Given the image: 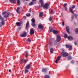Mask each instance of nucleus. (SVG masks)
Here are the masks:
<instances>
[{
  "instance_id": "de8ad7c7",
  "label": "nucleus",
  "mask_w": 78,
  "mask_h": 78,
  "mask_svg": "<svg viewBox=\"0 0 78 78\" xmlns=\"http://www.w3.org/2000/svg\"><path fill=\"white\" fill-rule=\"evenodd\" d=\"M66 5H67V3H65L64 4V7H66Z\"/></svg>"
},
{
  "instance_id": "393cba45",
  "label": "nucleus",
  "mask_w": 78,
  "mask_h": 78,
  "mask_svg": "<svg viewBox=\"0 0 78 78\" xmlns=\"http://www.w3.org/2000/svg\"><path fill=\"white\" fill-rule=\"evenodd\" d=\"M53 33L54 34H56L58 33V31L54 30L53 31Z\"/></svg>"
},
{
  "instance_id": "4be33fe9",
  "label": "nucleus",
  "mask_w": 78,
  "mask_h": 78,
  "mask_svg": "<svg viewBox=\"0 0 78 78\" xmlns=\"http://www.w3.org/2000/svg\"><path fill=\"white\" fill-rule=\"evenodd\" d=\"M17 4L18 6L20 5V1L19 0H17Z\"/></svg>"
},
{
  "instance_id": "37998d69",
  "label": "nucleus",
  "mask_w": 78,
  "mask_h": 78,
  "mask_svg": "<svg viewBox=\"0 0 78 78\" xmlns=\"http://www.w3.org/2000/svg\"><path fill=\"white\" fill-rule=\"evenodd\" d=\"M53 31V28H51V29H50V31L51 32H52Z\"/></svg>"
},
{
  "instance_id": "58836bf2",
  "label": "nucleus",
  "mask_w": 78,
  "mask_h": 78,
  "mask_svg": "<svg viewBox=\"0 0 78 78\" xmlns=\"http://www.w3.org/2000/svg\"><path fill=\"white\" fill-rule=\"evenodd\" d=\"M51 20H52V17L51 16L49 18V21H51Z\"/></svg>"
},
{
  "instance_id": "473e14b6",
  "label": "nucleus",
  "mask_w": 78,
  "mask_h": 78,
  "mask_svg": "<svg viewBox=\"0 0 78 78\" xmlns=\"http://www.w3.org/2000/svg\"><path fill=\"white\" fill-rule=\"evenodd\" d=\"M20 30H21V27H20L17 28V30L18 32H19V31Z\"/></svg>"
},
{
  "instance_id": "c03bdc74",
  "label": "nucleus",
  "mask_w": 78,
  "mask_h": 78,
  "mask_svg": "<svg viewBox=\"0 0 78 78\" xmlns=\"http://www.w3.org/2000/svg\"><path fill=\"white\" fill-rule=\"evenodd\" d=\"M74 44L75 45H77V42L76 41H74Z\"/></svg>"
},
{
  "instance_id": "c9c22d12",
  "label": "nucleus",
  "mask_w": 78,
  "mask_h": 78,
  "mask_svg": "<svg viewBox=\"0 0 78 78\" xmlns=\"http://www.w3.org/2000/svg\"><path fill=\"white\" fill-rule=\"evenodd\" d=\"M30 16H31L30 13H27L26 15V16H27V17H30Z\"/></svg>"
},
{
  "instance_id": "412c9836",
  "label": "nucleus",
  "mask_w": 78,
  "mask_h": 78,
  "mask_svg": "<svg viewBox=\"0 0 78 78\" xmlns=\"http://www.w3.org/2000/svg\"><path fill=\"white\" fill-rule=\"evenodd\" d=\"M43 16V12H41L39 15V17H42Z\"/></svg>"
},
{
  "instance_id": "b1692460",
  "label": "nucleus",
  "mask_w": 78,
  "mask_h": 78,
  "mask_svg": "<svg viewBox=\"0 0 78 78\" xmlns=\"http://www.w3.org/2000/svg\"><path fill=\"white\" fill-rule=\"evenodd\" d=\"M31 22L32 23H35L36 21H35V19L34 18H33L31 19Z\"/></svg>"
},
{
  "instance_id": "49530a36",
  "label": "nucleus",
  "mask_w": 78,
  "mask_h": 78,
  "mask_svg": "<svg viewBox=\"0 0 78 78\" xmlns=\"http://www.w3.org/2000/svg\"><path fill=\"white\" fill-rule=\"evenodd\" d=\"M41 6H44V2L41 3Z\"/></svg>"
},
{
  "instance_id": "20e7f679",
  "label": "nucleus",
  "mask_w": 78,
  "mask_h": 78,
  "mask_svg": "<svg viewBox=\"0 0 78 78\" xmlns=\"http://www.w3.org/2000/svg\"><path fill=\"white\" fill-rule=\"evenodd\" d=\"M11 16V13L10 12L7 13L4 15V18H7L8 17H9Z\"/></svg>"
},
{
  "instance_id": "09e8293b",
  "label": "nucleus",
  "mask_w": 78,
  "mask_h": 78,
  "mask_svg": "<svg viewBox=\"0 0 78 78\" xmlns=\"http://www.w3.org/2000/svg\"><path fill=\"white\" fill-rule=\"evenodd\" d=\"M62 26H64V22H63L62 23Z\"/></svg>"
},
{
  "instance_id": "7c9ffc66",
  "label": "nucleus",
  "mask_w": 78,
  "mask_h": 78,
  "mask_svg": "<svg viewBox=\"0 0 78 78\" xmlns=\"http://www.w3.org/2000/svg\"><path fill=\"white\" fill-rule=\"evenodd\" d=\"M12 3H15V1L16 0H9Z\"/></svg>"
},
{
  "instance_id": "603ef678",
  "label": "nucleus",
  "mask_w": 78,
  "mask_h": 78,
  "mask_svg": "<svg viewBox=\"0 0 78 78\" xmlns=\"http://www.w3.org/2000/svg\"><path fill=\"white\" fill-rule=\"evenodd\" d=\"M74 62V61H71V63H73Z\"/></svg>"
},
{
  "instance_id": "ea45409f",
  "label": "nucleus",
  "mask_w": 78,
  "mask_h": 78,
  "mask_svg": "<svg viewBox=\"0 0 78 78\" xmlns=\"http://www.w3.org/2000/svg\"><path fill=\"white\" fill-rule=\"evenodd\" d=\"M27 41L28 42H31V40H30V39L29 38H28L27 40Z\"/></svg>"
},
{
  "instance_id": "f8f14e48",
  "label": "nucleus",
  "mask_w": 78,
  "mask_h": 78,
  "mask_svg": "<svg viewBox=\"0 0 78 78\" xmlns=\"http://www.w3.org/2000/svg\"><path fill=\"white\" fill-rule=\"evenodd\" d=\"M66 31L68 33V34H70V33L69 32V30L70 28H69V26H66Z\"/></svg>"
},
{
  "instance_id": "a878e982",
  "label": "nucleus",
  "mask_w": 78,
  "mask_h": 78,
  "mask_svg": "<svg viewBox=\"0 0 78 78\" xmlns=\"http://www.w3.org/2000/svg\"><path fill=\"white\" fill-rule=\"evenodd\" d=\"M20 10V8L17 7L16 9V12L17 13H19V10Z\"/></svg>"
},
{
  "instance_id": "39448f33",
  "label": "nucleus",
  "mask_w": 78,
  "mask_h": 78,
  "mask_svg": "<svg viewBox=\"0 0 78 78\" xmlns=\"http://www.w3.org/2000/svg\"><path fill=\"white\" fill-rule=\"evenodd\" d=\"M48 6H49V4L48 3H46L45 4L43 5V7L44 9H48Z\"/></svg>"
},
{
  "instance_id": "6ab92c4d",
  "label": "nucleus",
  "mask_w": 78,
  "mask_h": 78,
  "mask_svg": "<svg viewBox=\"0 0 78 78\" xmlns=\"http://www.w3.org/2000/svg\"><path fill=\"white\" fill-rule=\"evenodd\" d=\"M21 23L20 22H17L16 23V25L17 27H19Z\"/></svg>"
},
{
  "instance_id": "3c124183",
  "label": "nucleus",
  "mask_w": 78,
  "mask_h": 78,
  "mask_svg": "<svg viewBox=\"0 0 78 78\" xmlns=\"http://www.w3.org/2000/svg\"><path fill=\"white\" fill-rule=\"evenodd\" d=\"M71 18H72V20H73V19H74V17H73V16H72V17H71Z\"/></svg>"
},
{
  "instance_id": "72a5a7b5",
  "label": "nucleus",
  "mask_w": 78,
  "mask_h": 78,
  "mask_svg": "<svg viewBox=\"0 0 78 78\" xmlns=\"http://www.w3.org/2000/svg\"><path fill=\"white\" fill-rule=\"evenodd\" d=\"M6 14V11H4V12H2V15H4V14Z\"/></svg>"
},
{
  "instance_id": "a211bd4d",
  "label": "nucleus",
  "mask_w": 78,
  "mask_h": 78,
  "mask_svg": "<svg viewBox=\"0 0 78 78\" xmlns=\"http://www.w3.org/2000/svg\"><path fill=\"white\" fill-rule=\"evenodd\" d=\"M70 39H72V40H73V38L72 36H68V40H69V41H70Z\"/></svg>"
},
{
  "instance_id": "aec40b11",
  "label": "nucleus",
  "mask_w": 78,
  "mask_h": 78,
  "mask_svg": "<svg viewBox=\"0 0 78 78\" xmlns=\"http://www.w3.org/2000/svg\"><path fill=\"white\" fill-rule=\"evenodd\" d=\"M27 61V60H25L24 59H22L21 60L22 62L23 61L24 63H26Z\"/></svg>"
},
{
  "instance_id": "0eeeda50",
  "label": "nucleus",
  "mask_w": 78,
  "mask_h": 78,
  "mask_svg": "<svg viewBox=\"0 0 78 78\" xmlns=\"http://www.w3.org/2000/svg\"><path fill=\"white\" fill-rule=\"evenodd\" d=\"M65 46L67 48H69V50H72V46L71 45H66Z\"/></svg>"
},
{
  "instance_id": "9b49d317",
  "label": "nucleus",
  "mask_w": 78,
  "mask_h": 78,
  "mask_svg": "<svg viewBox=\"0 0 78 78\" xmlns=\"http://www.w3.org/2000/svg\"><path fill=\"white\" fill-rule=\"evenodd\" d=\"M61 58V56H60L58 57L57 59L55 61V63H58V61H60V58Z\"/></svg>"
},
{
  "instance_id": "f3484780",
  "label": "nucleus",
  "mask_w": 78,
  "mask_h": 78,
  "mask_svg": "<svg viewBox=\"0 0 78 78\" xmlns=\"http://www.w3.org/2000/svg\"><path fill=\"white\" fill-rule=\"evenodd\" d=\"M29 26V22L28 21L27 22L26 25V29H28V28Z\"/></svg>"
},
{
  "instance_id": "cd10ccee",
  "label": "nucleus",
  "mask_w": 78,
  "mask_h": 78,
  "mask_svg": "<svg viewBox=\"0 0 78 78\" xmlns=\"http://www.w3.org/2000/svg\"><path fill=\"white\" fill-rule=\"evenodd\" d=\"M70 59H72V57L70 55L67 58V60H70Z\"/></svg>"
},
{
  "instance_id": "4d7b16f0",
  "label": "nucleus",
  "mask_w": 78,
  "mask_h": 78,
  "mask_svg": "<svg viewBox=\"0 0 78 78\" xmlns=\"http://www.w3.org/2000/svg\"><path fill=\"white\" fill-rule=\"evenodd\" d=\"M26 0V1H28V0Z\"/></svg>"
},
{
  "instance_id": "4c0bfd02",
  "label": "nucleus",
  "mask_w": 78,
  "mask_h": 78,
  "mask_svg": "<svg viewBox=\"0 0 78 78\" xmlns=\"http://www.w3.org/2000/svg\"><path fill=\"white\" fill-rule=\"evenodd\" d=\"M51 12L52 14H53L55 13V12L53 10H51Z\"/></svg>"
},
{
  "instance_id": "f704fd0d",
  "label": "nucleus",
  "mask_w": 78,
  "mask_h": 78,
  "mask_svg": "<svg viewBox=\"0 0 78 78\" xmlns=\"http://www.w3.org/2000/svg\"><path fill=\"white\" fill-rule=\"evenodd\" d=\"M44 78H50V76L48 75H45Z\"/></svg>"
},
{
  "instance_id": "2f4dec72",
  "label": "nucleus",
  "mask_w": 78,
  "mask_h": 78,
  "mask_svg": "<svg viewBox=\"0 0 78 78\" xmlns=\"http://www.w3.org/2000/svg\"><path fill=\"white\" fill-rule=\"evenodd\" d=\"M28 72V70H27V69L26 68H25V73H27Z\"/></svg>"
},
{
  "instance_id": "a19ab883",
  "label": "nucleus",
  "mask_w": 78,
  "mask_h": 78,
  "mask_svg": "<svg viewBox=\"0 0 78 78\" xmlns=\"http://www.w3.org/2000/svg\"><path fill=\"white\" fill-rule=\"evenodd\" d=\"M54 45H57V42H55L54 43Z\"/></svg>"
},
{
  "instance_id": "6e6d98bb",
  "label": "nucleus",
  "mask_w": 78,
  "mask_h": 78,
  "mask_svg": "<svg viewBox=\"0 0 78 78\" xmlns=\"http://www.w3.org/2000/svg\"><path fill=\"white\" fill-rule=\"evenodd\" d=\"M0 27H2V25H0Z\"/></svg>"
},
{
  "instance_id": "79ce46f5",
  "label": "nucleus",
  "mask_w": 78,
  "mask_h": 78,
  "mask_svg": "<svg viewBox=\"0 0 78 78\" xmlns=\"http://www.w3.org/2000/svg\"><path fill=\"white\" fill-rule=\"evenodd\" d=\"M39 2L40 3H42L44 2V1H43V0H39Z\"/></svg>"
},
{
  "instance_id": "f03ea898",
  "label": "nucleus",
  "mask_w": 78,
  "mask_h": 78,
  "mask_svg": "<svg viewBox=\"0 0 78 78\" xmlns=\"http://www.w3.org/2000/svg\"><path fill=\"white\" fill-rule=\"evenodd\" d=\"M0 20L1 21V24L2 25H4L5 24V21L4 20V18L1 16V15L0 14Z\"/></svg>"
},
{
  "instance_id": "a18cd8bd",
  "label": "nucleus",
  "mask_w": 78,
  "mask_h": 78,
  "mask_svg": "<svg viewBox=\"0 0 78 78\" xmlns=\"http://www.w3.org/2000/svg\"><path fill=\"white\" fill-rule=\"evenodd\" d=\"M65 9L66 11H67V7H65Z\"/></svg>"
},
{
  "instance_id": "2eb2a0df",
  "label": "nucleus",
  "mask_w": 78,
  "mask_h": 78,
  "mask_svg": "<svg viewBox=\"0 0 78 78\" xmlns=\"http://www.w3.org/2000/svg\"><path fill=\"white\" fill-rule=\"evenodd\" d=\"M41 71L42 72L46 73L47 72V69L46 68H43Z\"/></svg>"
},
{
  "instance_id": "1a4fd4ad",
  "label": "nucleus",
  "mask_w": 78,
  "mask_h": 78,
  "mask_svg": "<svg viewBox=\"0 0 78 78\" xmlns=\"http://www.w3.org/2000/svg\"><path fill=\"white\" fill-rule=\"evenodd\" d=\"M38 28L40 29H43L44 27H43V26L42 24L41 23H39L38 25Z\"/></svg>"
},
{
  "instance_id": "c756f323",
  "label": "nucleus",
  "mask_w": 78,
  "mask_h": 78,
  "mask_svg": "<svg viewBox=\"0 0 78 78\" xmlns=\"http://www.w3.org/2000/svg\"><path fill=\"white\" fill-rule=\"evenodd\" d=\"M28 55H29L28 53V52H26L25 54V57L26 58H27V57H28Z\"/></svg>"
},
{
  "instance_id": "7ed1b4c3",
  "label": "nucleus",
  "mask_w": 78,
  "mask_h": 78,
  "mask_svg": "<svg viewBox=\"0 0 78 78\" xmlns=\"http://www.w3.org/2000/svg\"><path fill=\"white\" fill-rule=\"evenodd\" d=\"M27 32L25 31H24L23 32L22 34H20V37H24L27 36Z\"/></svg>"
},
{
  "instance_id": "bb28decb",
  "label": "nucleus",
  "mask_w": 78,
  "mask_h": 78,
  "mask_svg": "<svg viewBox=\"0 0 78 78\" xmlns=\"http://www.w3.org/2000/svg\"><path fill=\"white\" fill-rule=\"evenodd\" d=\"M29 5L30 6H31V5H34V3H33V1L31 2L30 3H29Z\"/></svg>"
},
{
  "instance_id": "f257e3e1",
  "label": "nucleus",
  "mask_w": 78,
  "mask_h": 78,
  "mask_svg": "<svg viewBox=\"0 0 78 78\" xmlns=\"http://www.w3.org/2000/svg\"><path fill=\"white\" fill-rule=\"evenodd\" d=\"M62 57L64 58H66L67 56H68V53L66 52H64V49H62Z\"/></svg>"
},
{
  "instance_id": "dca6fc26",
  "label": "nucleus",
  "mask_w": 78,
  "mask_h": 78,
  "mask_svg": "<svg viewBox=\"0 0 78 78\" xmlns=\"http://www.w3.org/2000/svg\"><path fill=\"white\" fill-rule=\"evenodd\" d=\"M31 25L33 27H34L35 28H37V26H36V24H35V23H32Z\"/></svg>"
},
{
  "instance_id": "6e6552de",
  "label": "nucleus",
  "mask_w": 78,
  "mask_h": 78,
  "mask_svg": "<svg viewBox=\"0 0 78 78\" xmlns=\"http://www.w3.org/2000/svg\"><path fill=\"white\" fill-rule=\"evenodd\" d=\"M61 36L59 35H57L56 39L57 42H59L61 41Z\"/></svg>"
},
{
  "instance_id": "c85d7f7f",
  "label": "nucleus",
  "mask_w": 78,
  "mask_h": 78,
  "mask_svg": "<svg viewBox=\"0 0 78 78\" xmlns=\"http://www.w3.org/2000/svg\"><path fill=\"white\" fill-rule=\"evenodd\" d=\"M53 48H51L50 49V52L51 53H53Z\"/></svg>"
},
{
  "instance_id": "8fccbe9b",
  "label": "nucleus",
  "mask_w": 78,
  "mask_h": 78,
  "mask_svg": "<svg viewBox=\"0 0 78 78\" xmlns=\"http://www.w3.org/2000/svg\"><path fill=\"white\" fill-rule=\"evenodd\" d=\"M77 16H78V15H77V14H75V17H76Z\"/></svg>"
},
{
  "instance_id": "e433bc0d",
  "label": "nucleus",
  "mask_w": 78,
  "mask_h": 78,
  "mask_svg": "<svg viewBox=\"0 0 78 78\" xmlns=\"http://www.w3.org/2000/svg\"><path fill=\"white\" fill-rule=\"evenodd\" d=\"M67 34H65L64 35V37L65 38H67Z\"/></svg>"
},
{
  "instance_id": "864d4df0",
  "label": "nucleus",
  "mask_w": 78,
  "mask_h": 78,
  "mask_svg": "<svg viewBox=\"0 0 78 78\" xmlns=\"http://www.w3.org/2000/svg\"><path fill=\"white\" fill-rule=\"evenodd\" d=\"M11 69H9V72H11Z\"/></svg>"
},
{
  "instance_id": "5fc2aeb1",
  "label": "nucleus",
  "mask_w": 78,
  "mask_h": 78,
  "mask_svg": "<svg viewBox=\"0 0 78 78\" xmlns=\"http://www.w3.org/2000/svg\"><path fill=\"white\" fill-rule=\"evenodd\" d=\"M76 2H78V0H76Z\"/></svg>"
},
{
  "instance_id": "423d86ee",
  "label": "nucleus",
  "mask_w": 78,
  "mask_h": 78,
  "mask_svg": "<svg viewBox=\"0 0 78 78\" xmlns=\"http://www.w3.org/2000/svg\"><path fill=\"white\" fill-rule=\"evenodd\" d=\"M75 5H73L72 7H70L69 8V10L73 14H74V12H73V9H74V8H75Z\"/></svg>"
},
{
  "instance_id": "4468645a",
  "label": "nucleus",
  "mask_w": 78,
  "mask_h": 78,
  "mask_svg": "<svg viewBox=\"0 0 78 78\" xmlns=\"http://www.w3.org/2000/svg\"><path fill=\"white\" fill-rule=\"evenodd\" d=\"M49 46L50 47H51V46H53V41H51L50 40L49 41Z\"/></svg>"
},
{
  "instance_id": "ddd939ff",
  "label": "nucleus",
  "mask_w": 78,
  "mask_h": 78,
  "mask_svg": "<svg viewBox=\"0 0 78 78\" xmlns=\"http://www.w3.org/2000/svg\"><path fill=\"white\" fill-rule=\"evenodd\" d=\"M31 67V64H28L26 67V69H30Z\"/></svg>"
},
{
  "instance_id": "9d476101",
  "label": "nucleus",
  "mask_w": 78,
  "mask_h": 78,
  "mask_svg": "<svg viewBox=\"0 0 78 78\" xmlns=\"http://www.w3.org/2000/svg\"><path fill=\"white\" fill-rule=\"evenodd\" d=\"M34 33V31L33 29H31L30 31V35H32V34H33Z\"/></svg>"
},
{
  "instance_id": "5701e85b",
  "label": "nucleus",
  "mask_w": 78,
  "mask_h": 78,
  "mask_svg": "<svg viewBox=\"0 0 78 78\" xmlns=\"http://www.w3.org/2000/svg\"><path fill=\"white\" fill-rule=\"evenodd\" d=\"M75 30L76 32V34H78V28H76Z\"/></svg>"
}]
</instances>
